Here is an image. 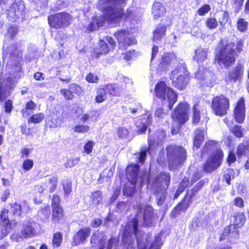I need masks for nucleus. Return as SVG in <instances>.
I'll use <instances>...</instances> for the list:
<instances>
[{
	"label": "nucleus",
	"mask_w": 249,
	"mask_h": 249,
	"mask_svg": "<svg viewBox=\"0 0 249 249\" xmlns=\"http://www.w3.org/2000/svg\"><path fill=\"white\" fill-rule=\"evenodd\" d=\"M127 0H99L98 6L103 11V16L98 18H94L89 24L87 30L93 31L103 26L107 22L108 24H117L122 18L132 24L137 23L141 18V14L134 8L127 9L125 13L122 7Z\"/></svg>",
	"instance_id": "obj_1"
},
{
	"label": "nucleus",
	"mask_w": 249,
	"mask_h": 249,
	"mask_svg": "<svg viewBox=\"0 0 249 249\" xmlns=\"http://www.w3.org/2000/svg\"><path fill=\"white\" fill-rule=\"evenodd\" d=\"M137 217L126 224L123 232L122 241L126 249H146L148 246L150 237L147 234L137 231L138 222H142L144 226L152 224L154 217L153 209L149 205L139 204Z\"/></svg>",
	"instance_id": "obj_2"
},
{
	"label": "nucleus",
	"mask_w": 249,
	"mask_h": 249,
	"mask_svg": "<svg viewBox=\"0 0 249 249\" xmlns=\"http://www.w3.org/2000/svg\"><path fill=\"white\" fill-rule=\"evenodd\" d=\"M166 157L163 151H160L157 158L158 163L162 166L167 161L170 168H173L180 165L186 159V152L182 146L171 145L166 147Z\"/></svg>",
	"instance_id": "obj_3"
},
{
	"label": "nucleus",
	"mask_w": 249,
	"mask_h": 249,
	"mask_svg": "<svg viewBox=\"0 0 249 249\" xmlns=\"http://www.w3.org/2000/svg\"><path fill=\"white\" fill-rule=\"evenodd\" d=\"M209 154L210 156L204 164L203 169L206 172H211L220 166L223 159L222 151L219 149L215 142L210 141L207 142L202 150V155Z\"/></svg>",
	"instance_id": "obj_4"
},
{
	"label": "nucleus",
	"mask_w": 249,
	"mask_h": 249,
	"mask_svg": "<svg viewBox=\"0 0 249 249\" xmlns=\"http://www.w3.org/2000/svg\"><path fill=\"white\" fill-rule=\"evenodd\" d=\"M139 166L137 164L128 165L126 169V177L128 183L125 185L123 193L124 195L131 196L135 192V187H141L143 182L148 178L146 172L142 173L140 177L138 176Z\"/></svg>",
	"instance_id": "obj_5"
},
{
	"label": "nucleus",
	"mask_w": 249,
	"mask_h": 249,
	"mask_svg": "<svg viewBox=\"0 0 249 249\" xmlns=\"http://www.w3.org/2000/svg\"><path fill=\"white\" fill-rule=\"evenodd\" d=\"M234 48L235 44L233 42L226 44L221 42L220 49L215 55V64L227 69L233 65L237 55Z\"/></svg>",
	"instance_id": "obj_6"
},
{
	"label": "nucleus",
	"mask_w": 249,
	"mask_h": 249,
	"mask_svg": "<svg viewBox=\"0 0 249 249\" xmlns=\"http://www.w3.org/2000/svg\"><path fill=\"white\" fill-rule=\"evenodd\" d=\"M170 181V177L168 173H161L153 180L152 179L151 175L148 176V184L150 185L152 184L153 189L155 190L157 203L159 205L163 204L166 198L165 192L169 185Z\"/></svg>",
	"instance_id": "obj_7"
},
{
	"label": "nucleus",
	"mask_w": 249,
	"mask_h": 249,
	"mask_svg": "<svg viewBox=\"0 0 249 249\" xmlns=\"http://www.w3.org/2000/svg\"><path fill=\"white\" fill-rule=\"evenodd\" d=\"M6 45L3 46V57L5 60L6 56L9 53V59L7 61V69L12 72H18L20 70V62L22 59V47L21 44H14L9 48H6ZM10 72V71H8Z\"/></svg>",
	"instance_id": "obj_8"
},
{
	"label": "nucleus",
	"mask_w": 249,
	"mask_h": 249,
	"mask_svg": "<svg viewBox=\"0 0 249 249\" xmlns=\"http://www.w3.org/2000/svg\"><path fill=\"white\" fill-rule=\"evenodd\" d=\"M157 97L160 98L164 106L171 110L177 100V94L172 89L168 88L163 82L158 83L155 87Z\"/></svg>",
	"instance_id": "obj_9"
},
{
	"label": "nucleus",
	"mask_w": 249,
	"mask_h": 249,
	"mask_svg": "<svg viewBox=\"0 0 249 249\" xmlns=\"http://www.w3.org/2000/svg\"><path fill=\"white\" fill-rule=\"evenodd\" d=\"M189 105L185 102L180 103L176 108L172 114L174 122L171 129L173 134H176L179 131L180 125L185 123L189 119Z\"/></svg>",
	"instance_id": "obj_10"
},
{
	"label": "nucleus",
	"mask_w": 249,
	"mask_h": 249,
	"mask_svg": "<svg viewBox=\"0 0 249 249\" xmlns=\"http://www.w3.org/2000/svg\"><path fill=\"white\" fill-rule=\"evenodd\" d=\"M165 136V132L163 130H160L158 131L153 136L149 137L148 139V148H142L141 152L138 154V157L137 158L140 162L142 163L144 161L147 151L151 156H153L155 154L156 149H157L158 147L162 144Z\"/></svg>",
	"instance_id": "obj_11"
},
{
	"label": "nucleus",
	"mask_w": 249,
	"mask_h": 249,
	"mask_svg": "<svg viewBox=\"0 0 249 249\" xmlns=\"http://www.w3.org/2000/svg\"><path fill=\"white\" fill-rule=\"evenodd\" d=\"M245 221V218L243 214L238 213L233 216V225L226 227L223 231L220 240L228 239L231 242L233 241L238 237L239 232L238 228L241 227Z\"/></svg>",
	"instance_id": "obj_12"
},
{
	"label": "nucleus",
	"mask_w": 249,
	"mask_h": 249,
	"mask_svg": "<svg viewBox=\"0 0 249 249\" xmlns=\"http://www.w3.org/2000/svg\"><path fill=\"white\" fill-rule=\"evenodd\" d=\"M170 78L173 85L176 88L182 90L186 88L189 83V72L184 65L179 64L177 69L171 72Z\"/></svg>",
	"instance_id": "obj_13"
},
{
	"label": "nucleus",
	"mask_w": 249,
	"mask_h": 249,
	"mask_svg": "<svg viewBox=\"0 0 249 249\" xmlns=\"http://www.w3.org/2000/svg\"><path fill=\"white\" fill-rule=\"evenodd\" d=\"M48 22L51 27L60 29L68 27L71 20L70 14L66 13H59L48 17Z\"/></svg>",
	"instance_id": "obj_14"
},
{
	"label": "nucleus",
	"mask_w": 249,
	"mask_h": 249,
	"mask_svg": "<svg viewBox=\"0 0 249 249\" xmlns=\"http://www.w3.org/2000/svg\"><path fill=\"white\" fill-rule=\"evenodd\" d=\"M229 106V99L223 95L214 97L211 104V108L214 114L220 116L227 113Z\"/></svg>",
	"instance_id": "obj_15"
},
{
	"label": "nucleus",
	"mask_w": 249,
	"mask_h": 249,
	"mask_svg": "<svg viewBox=\"0 0 249 249\" xmlns=\"http://www.w3.org/2000/svg\"><path fill=\"white\" fill-rule=\"evenodd\" d=\"M114 35L118 40L119 48L122 49H125L127 47L137 43L136 39L129 30H121Z\"/></svg>",
	"instance_id": "obj_16"
},
{
	"label": "nucleus",
	"mask_w": 249,
	"mask_h": 249,
	"mask_svg": "<svg viewBox=\"0 0 249 249\" xmlns=\"http://www.w3.org/2000/svg\"><path fill=\"white\" fill-rule=\"evenodd\" d=\"M25 5L21 0H15L14 2L7 10V17L9 20L15 22L22 18L25 15Z\"/></svg>",
	"instance_id": "obj_17"
},
{
	"label": "nucleus",
	"mask_w": 249,
	"mask_h": 249,
	"mask_svg": "<svg viewBox=\"0 0 249 249\" xmlns=\"http://www.w3.org/2000/svg\"><path fill=\"white\" fill-rule=\"evenodd\" d=\"M0 101L2 102L10 95L14 87V82L12 77L7 74L4 77L1 71L0 72Z\"/></svg>",
	"instance_id": "obj_18"
},
{
	"label": "nucleus",
	"mask_w": 249,
	"mask_h": 249,
	"mask_svg": "<svg viewBox=\"0 0 249 249\" xmlns=\"http://www.w3.org/2000/svg\"><path fill=\"white\" fill-rule=\"evenodd\" d=\"M8 210L7 209L3 208L1 210L0 217L2 224H0V238L5 237L12 229L11 225L8 219Z\"/></svg>",
	"instance_id": "obj_19"
},
{
	"label": "nucleus",
	"mask_w": 249,
	"mask_h": 249,
	"mask_svg": "<svg viewBox=\"0 0 249 249\" xmlns=\"http://www.w3.org/2000/svg\"><path fill=\"white\" fill-rule=\"evenodd\" d=\"M115 45V41L110 36H107L105 40H101L98 44V46L95 50L97 56L100 54H106L110 50V47L113 48Z\"/></svg>",
	"instance_id": "obj_20"
},
{
	"label": "nucleus",
	"mask_w": 249,
	"mask_h": 249,
	"mask_svg": "<svg viewBox=\"0 0 249 249\" xmlns=\"http://www.w3.org/2000/svg\"><path fill=\"white\" fill-rule=\"evenodd\" d=\"M193 196L194 195L192 193H190L188 192L186 193L181 202L178 203L177 207L173 210L172 212V214L174 216H176L180 212L186 211L192 202Z\"/></svg>",
	"instance_id": "obj_21"
},
{
	"label": "nucleus",
	"mask_w": 249,
	"mask_h": 249,
	"mask_svg": "<svg viewBox=\"0 0 249 249\" xmlns=\"http://www.w3.org/2000/svg\"><path fill=\"white\" fill-rule=\"evenodd\" d=\"M177 61L176 55L174 53H166L161 57V61L158 66L160 71H166L170 66Z\"/></svg>",
	"instance_id": "obj_22"
},
{
	"label": "nucleus",
	"mask_w": 249,
	"mask_h": 249,
	"mask_svg": "<svg viewBox=\"0 0 249 249\" xmlns=\"http://www.w3.org/2000/svg\"><path fill=\"white\" fill-rule=\"evenodd\" d=\"M234 119L237 123H242L245 117V100L242 97L237 103L234 110Z\"/></svg>",
	"instance_id": "obj_23"
},
{
	"label": "nucleus",
	"mask_w": 249,
	"mask_h": 249,
	"mask_svg": "<svg viewBox=\"0 0 249 249\" xmlns=\"http://www.w3.org/2000/svg\"><path fill=\"white\" fill-rule=\"evenodd\" d=\"M37 224L35 222L27 221L23 225L21 229V234L24 238H29L34 236L36 233Z\"/></svg>",
	"instance_id": "obj_24"
},
{
	"label": "nucleus",
	"mask_w": 249,
	"mask_h": 249,
	"mask_svg": "<svg viewBox=\"0 0 249 249\" xmlns=\"http://www.w3.org/2000/svg\"><path fill=\"white\" fill-rule=\"evenodd\" d=\"M90 232V230L89 228L81 229L73 236L72 246H77L83 243L89 237Z\"/></svg>",
	"instance_id": "obj_25"
},
{
	"label": "nucleus",
	"mask_w": 249,
	"mask_h": 249,
	"mask_svg": "<svg viewBox=\"0 0 249 249\" xmlns=\"http://www.w3.org/2000/svg\"><path fill=\"white\" fill-rule=\"evenodd\" d=\"M212 76V73L204 67L200 66L198 70L195 74V78L198 80L204 81L207 85L211 84L209 77Z\"/></svg>",
	"instance_id": "obj_26"
},
{
	"label": "nucleus",
	"mask_w": 249,
	"mask_h": 249,
	"mask_svg": "<svg viewBox=\"0 0 249 249\" xmlns=\"http://www.w3.org/2000/svg\"><path fill=\"white\" fill-rule=\"evenodd\" d=\"M142 118L141 121H138L136 123L138 132L139 133H144L147 129V125L152 122L151 117H150L149 113L144 114Z\"/></svg>",
	"instance_id": "obj_27"
},
{
	"label": "nucleus",
	"mask_w": 249,
	"mask_h": 249,
	"mask_svg": "<svg viewBox=\"0 0 249 249\" xmlns=\"http://www.w3.org/2000/svg\"><path fill=\"white\" fill-rule=\"evenodd\" d=\"M243 71V66L240 64H237L229 73V78L234 82L239 81L242 77Z\"/></svg>",
	"instance_id": "obj_28"
},
{
	"label": "nucleus",
	"mask_w": 249,
	"mask_h": 249,
	"mask_svg": "<svg viewBox=\"0 0 249 249\" xmlns=\"http://www.w3.org/2000/svg\"><path fill=\"white\" fill-rule=\"evenodd\" d=\"M58 178L57 176H53L46 179L45 184L44 186V190H46L50 193L54 192L57 186Z\"/></svg>",
	"instance_id": "obj_29"
},
{
	"label": "nucleus",
	"mask_w": 249,
	"mask_h": 249,
	"mask_svg": "<svg viewBox=\"0 0 249 249\" xmlns=\"http://www.w3.org/2000/svg\"><path fill=\"white\" fill-rule=\"evenodd\" d=\"M69 89L70 90L63 89L61 90V93L67 100L72 99L73 97L72 92H75L76 94H78L80 92L81 89L80 87L78 85L74 84L70 85Z\"/></svg>",
	"instance_id": "obj_30"
},
{
	"label": "nucleus",
	"mask_w": 249,
	"mask_h": 249,
	"mask_svg": "<svg viewBox=\"0 0 249 249\" xmlns=\"http://www.w3.org/2000/svg\"><path fill=\"white\" fill-rule=\"evenodd\" d=\"M205 131L199 128L194 132V146L199 148L204 141Z\"/></svg>",
	"instance_id": "obj_31"
},
{
	"label": "nucleus",
	"mask_w": 249,
	"mask_h": 249,
	"mask_svg": "<svg viewBox=\"0 0 249 249\" xmlns=\"http://www.w3.org/2000/svg\"><path fill=\"white\" fill-rule=\"evenodd\" d=\"M208 50L206 49L199 47L195 51L194 59L198 63H202L207 58Z\"/></svg>",
	"instance_id": "obj_32"
},
{
	"label": "nucleus",
	"mask_w": 249,
	"mask_h": 249,
	"mask_svg": "<svg viewBox=\"0 0 249 249\" xmlns=\"http://www.w3.org/2000/svg\"><path fill=\"white\" fill-rule=\"evenodd\" d=\"M104 87L108 94L115 96H119L123 90V88L118 84H108Z\"/></svg>",
	"instance_id": "obj_33"
},
{
	"label": "nucleus",
	"mask_w": 249,
	"mask_h": 249,
	"mask_svg": "<svg viewBox=\"0 0 249 249\" xmlns=\"http://www.w3.org/2000/svg\"><path fill=\"white\" fill-rule=\"evenodd\" d=\"M165 12V9L161 3L155 2L153 5L152 13L154 18L157 19L160 17L162 16Z\"/></svg>",
	"instance_id": "obj_34"
},
{
	"label": "nucleus",
	"mask_w": 249,
	"mask_h": 249,
	"mask_svg": "<svg viewBox=\"0 0 249 249\" xmlns=\"http://www.w3.org/2000/svg\"><path fill=\"white\" fill-rule=\"evenodd\" d=\"M166 33V26L164 25L158 26L153 33V40H160L163 36H165Z\"/></svg>",
	"instance_id": "obj_35"
},
{
	"label": "nucleus",
	"mask_w": 249,
	"mask_h": 249,
	"mask_svg": "<svg viewBox=\"0 0 249 249\" xmlns=\"http://www.w3.org/2000/svg\"><path fill=\"white\" fill-rule=\"evenodd\" d=\"M200 107L198 105H195L193 108V123L197 124L200 120Z\"/></svg>",
	"instance_id": "obj_36"
},
{
	"label": "nucleus",
	"mask_w": 249,
	"mask_h": 249,
	"mask_svg": "<svg viewBox=\"0 0 249 249\" xmlns=\"http://www.w3.org/2000/svg\"><path fill=\"white\" fill-rule=\"evenodd\" d=\"M107 91L105 87L99 88L97 92V96L95 98L96 102L100 103L104 101L107 98Z\"/></svg>",
	"instance_id": "obj_37"
},
{
	"label": "nucleus",
	"mask_w": 249,
	"mask_h": 249,
	"mask_svg": "<svg viewBox=\"0 0 249 249\" xmlns=\"http://www.w3.org/2000/svg\"><path fill=\"white\" fill-rule=\"evenodd\" d=\"M63 216V210L61 206L53 208L52 220L53 221H58Z\"/></svg>",
	"instance_id": "obj_38"
},
{
	"label": "nucleus",
	"mask_w": 249,
	"mask_h": 249,
	"mask_svg": "<svg viewBox=\"0 0 249 249\" xmlns=\"http://www.w3.org/2000/svg\"><path fill=\"white\" fill-rule=\"evenodd\" d=\"M90 200L94 205H98L102 200V193L96 191L92 193L90 196Z\"/></svg>",
	"instance_id": "obj_39"
},
{
	"label": "nucleus",
	"mask_w": 249,
	"mask_h": 249,
	"mask_svg": "<svg viewBox=\"0 0 249 249\" xmlns=\"http://www.w3.org/2000/svg\"><path fill=\"white\" fill-rule=\"evenodd\" d=\"M36 107V104L32 101H30L27 102L26 105V107L22 109V114L24 117H27L30 115L29 110H34Z\"/></svg>",
	"instance_id": "obj_40"
},
{
	"label": "nucleus",
	"mask_w": 249,
	"mask_h": 249,
	"mask_svg": "<svg viewBox=\"0 0 249 249\" xmlns=\"http://www.w3.org/2000/svg\"><path fill=\"white\" fill-rule=\"evenodd\" d=\"M239 174V171L237 170L235 171L233 169H229L227 170L226 173L224 175V178L227 183L230 185L231 184V180L233 179L235 176Z\"/></svg>",
	"instance_id": "obj_41"
},
{
	"label": "nucleus",
	"mask_w": 249,
	"mask_h": 249,
	"mask_svg": "<svg viewBox=\"0 0 249 249\" xmlns=\"http://www.w3.org/2000/svg\"><path fill=\"white\" fill-rule=\"evenodd\" d=\"M161 235L160 233L155 237L154 241L151 243L149 249H160L162 245L161 240Z\"/></svg>",
	"instance_id": "obj_42"
},
{
	"label": "nucleus",
	"mask_w": 249,
	"mask_h": 249,
	"mask_svg": "<svg viewBox=\"0 0 249 249\" xmlns=\"http://www.w3.org/2000/svg\"><path fill=\"white\" fill-rule=\"evenodd\" d=\"M189 185V180L187 178H184L180 183L176 193L175 195L174 199H176L180 194L184 191L185 188Z\"/></svg>",
	"instance_id": "obj_43"
},
{
	"label": "nucleus",
	"mask_w": 249,
	"mask_h": 249,
	"mask_svg": "<svg viewBox=\"0 0 249 249\" xmlns=\"http://www.w3.org/2000/svg\"><path fill=\"white\" fill-rule=\"evenodd\" d=\"M44 118V114L43 113H38L33 115L28 119V121L29 123L38 124L42 122Z\"/></svg>",
	"instance_id": "obj_44"
},
{
	"label": "nucleus",
	"mask_w": 249,
	"mask_h": 249,
	"mask_svg": "<svg viewBox=\"0 0 249 249\" xmlns=\"http://www.w3.org/2000/svg\"><path fill=\"white\" fill-rule=\"evenodd\" d=\"M249 151V146L244 142L243 143L239 144L236 149V154L238 157L245 155Z\"/></svg>",
	"instance_id": "obj_45"
},
{
	"label": "nucleus",
	"mask_w": 249,
	"mask_h": 249,
	"mask_svg": "<svg viewBox=\"0 0 249 249\" xmlns=\"http://www.w3.org/2000/svg\"><path fill=\"white\" fill-rule=\"evenodd\" d=\"M63 236L61 233L56 232L54 234L53 237L52 244L53 247L58 248L61 244Z\"/></svg>",
	"instance_id": "obj_46"
},
{
	"label": "nucleus",
	"mask_w": 249,
	"mask_h": 249,
	"mask_svg": "<svg viewBox=\"0 0 249 249\" xmlns=\"http://www.w3.org/2000/svg\"><path fill=\"white\" fill-rule=\"evenodd\" d=\"M48 124L51 127H56L60 125V123L58 120L57 115L53 113L48 118Z\"/></svg>",
	"instance_id": "obj_47"
},
{
	"label": "nucleus",
	"mask_w": 249,
	"mask_h": 249,
	"mask_svg": "<svg viewBox=\"0 0 249 249\" xmlns=\"http://www.w3.org/2000/svg\"><path fill=\"white\" fill-rule=\"evenodd\" d=\"M248 22L244 18L238 19L237 22V28L238 31L241 32H245L247 30Z\"/></svg>",
	"instance_id": "obj_48"
},
{
	"label": "nucleus",
	"mask_w": 249,
	"mask_h": 249,
	"mask_svg": "<svg viewBox=\"0 0 249 249\" xmlns=\"http://www.w3.org/2000/svg\"><path fill=\"white\" fill-rule=\"evenodd\" d=\"M205 24L209 29H213L217 27L218 22L215 18H210L206 19Z\"/></svg>",
	"instance_id": "obj_49"
},
{
	"label": "nucleus",
	"mask_w": 249,
	"mask_h": 249,
	"mask_svg": "<svg viewBox=\"0 0 249 249\" xmlns=\"http://www.w3.org/2000/svg\"><path fill=\"white\" fill-rule=\"evenodd\" d=\"M232 133L238 138L243 137V130L241 126L235 125L231 129Z\"/></svg>",
	"instance_id": "obj_50"
},
{
	"label": "nucleus",
	"mask_w": 249,
	"mask_h": 249,
	"mask_svg": "<svg viewBox=\"0 0 249 249\" xmlns=\"http://www.w3.org/2000/svg\"><path fill=\"white\" fill-rule=\"evenodd\" d=\"M11 207L14 214L18 216L20 215L21 213V207L19 204L15 203L11 204Z\"/></svg>",
	"instance_id": "obj_51"
},
{
	"label": "nucleus",
	"mask_w": 249,
	"mask_h": 249,
	"mask_svg": "<svg viewBox=\"0 0 249 249\" xmlns=\"http://www.w3.org/2000/svg\"><path fill=\"white\" fill-rule=\"evenodd\" d=\"M211 10V7L208 4H204L197 10V13L200 16H203Z\"/></svg>",
	"instance_id": "obj_52"
},
{
	"label": "nucleus",
	"mask_w": 249,
	"mask_h": 249,
	"mask_svg": "<svg viewBox=\"0 0 249 249\" xmlns=\"http://www.w3.org/2000/svg\"><path fill=\"white\" fill-rule=\"evenodd\" d=\"M129 207L127 203L124 202H119L116 207V211L119 212H123L127 211Z\"/></svg>",
	"instance_id": "obj_53"
},
{
	"label": "nucleus",
	"mask_w": 249,
	"mask_h": 249,
	"mask_svg": "<svg viewBox=\"0 0 249 249\" xmlns=\"http://www.w3.org/2000/svg\"><path fill=\"white\" fill-rule=\"evenodd\" d=\"M86 79L89 83H96L98 82L99 78L97 75L92 73H89L87 75Z\"/></svg>",
	"instance_id": "obj_54"
},
{
	"label": "nucleus",
	"mask_w": 249,
	"mask_h": 249,
	"mask_svg": "<svg viewBox=\"0 0 249 249\" xmlns=\"http://www.w3.org/2000/svg\"><path fill=\"white\" fill-rule=\"evenodd\" d=\"M89 129L88 125H77L74 127V131L78 133H85L88 132Z\"/></svg>",
	"instance_id": "obj_55"
},
{
	"label": "nucleus",
	"mask_w": 249,
	"mask_h": 249,
	"mask_svg": "<svg viewBox=\"0 0 249 249\" xmlns=\"http://www.w3.org/2000/svg\"><path fill=\"white\" fill-rule=\"evenodd\" d=\"M33 165L34 162L33 160L31 159H27L23 161L22 166L24 170L28 171L32 169Z\"/></svg>",
	"instance_id": "obj_56"
},
{
	"label": "nucleus",
	"mask_w": 249,
	"mask_h": 249,
	"mask_svg": "<svg viewBox=\"0 0 249 249\" xmlns=\"http://www.w3.org/2000/svg\"><path fill=\"white\" fill-rule=\"evenodd\" d=\"M123 55L124 59L127 61L130 60L136 57V52L134 50L129 51L126 53H123Z\"/></svg>",
	"instance_id": "obj_57"
},
{
	"label": "nucleus",
	"mask_w": 249,
	"mask_h": 249,
	"mask_svg": "<svg viewBox=\"0 0 249 249\" xmlns=\"http://www.w3.org/2000/svg\"><path fill=\"white\" fill-rule=\"evenodd\" d=\"M229 18V15L228 12H224L222 14V18L219 20V22L221 26L224 27L226 23L228 22Z\"/></svg>",
	"instance_id": "obj_58"
},
{
	"label": "nucleus",
	"mask_w": 249,
	"mask_h": 249,
	"mask_svg": "<svg viewBox=\"0 0 249 249\" xmlns=\"http://www.w3.org/2000/svg\"><path fill=\"white\" fill-rule=\"evenodd\" d=\"M18 33V28L14 26L9 27L7 30V36L10 38H13Z\"/></svg>",
	"instance_id": "obj_59"
},
{
	"label": "nucleus",
	"mask_w": 249,
	"mask_h": 249,
	"mask_svg": "<svg viewBox=\"0 0 249 249\" xmlns=\"http://www.w3.org/2000/svg\"><path fill=\"white\" fill-rule=\"evenodd\" d=\"M94 142L92 141H89L84 146V151L87 154H89L92 152Z\"/></svg>",
	"instance_id": "obj_60"
},
{
	"label": "nucleus",
	"mask_w": 249,
	"mask_h": 249,
	"mask_svg": "<svg viewBox=\"0 0 249 249\" xmlns=\"http://www.w3.org/2000/svg\"><path fill=\"white\" fill-rule=\"evenodd\" d=\"M64 194L66 196H69L71 191V183L67 182L66 183L63 184Z\"/></svg>",
	"instance_id": "obj_61"
},
{
	"label": "nucleus",
	"mask_w": 249,
	"mask_h": 249,
	"mask_svg": "<svg viewBox=\"0 0 249 249\" xmlns=\"http://www.w3.org/2000/svg\"><path fill=\"white\" fill-rule=\"evenodd\" d=\"M118 136L120 138L126 137L128 134V130L124 127L119 128L118 131Z\"/></svg>",
	"instance_id": "obj_62"
},
{
	"label": "nucleus",
	"mask_w": 249,
	"mask_h": 249,
	"mask_svg": "<svg viewBox=\"0 0 249 249\" xmlns=\"http://www.w3.org/2000/svg\"><path fill=\"white\" fill-rule=\"evenodd\" d=\"M60 198L58 196L54 195L52 199V207H60Z\"/></svg>",
	"instance_id": "obj_63"
},
{
	"label": "nucleus",
	"mask_w": 249,
	"mask_h": 249,
	"mask_svg": "<svg viewBox=\"0 0 249 249\" xmlns=\"http://www.w3.org/2000/svg\"><path fill=\"white\" fill-rule=\"evenodd\" d=\"M78 162V159H69L65 163V166L66 168L72 167L77 164Z\"/></svg>",
	"instance_id": "obj_64"
}]
</instances>
